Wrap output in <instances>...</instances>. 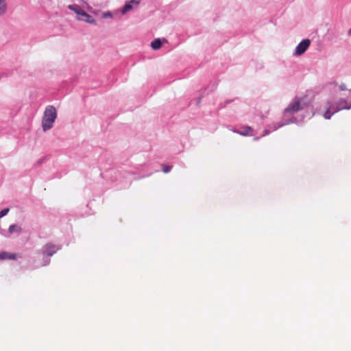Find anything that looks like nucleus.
I'll list each match as a JSON object with an SVG mask.
<instances>
[{"label":"nucleus","instance_id":"nucleus-10","mask_svg":"<svg viewBox=\"0 0 351 351\" xmlns=\"http://www.w3.org/2000/svg\"><path fill=\"white\" fill-rule=\"evenodd\" d=\"M162 46L161 40L159 38L154 40L151 43V47L153 49H159Z\"/></svg>","mask_w":351,"mask_h":351},{"label":"nucleus","instance_id":"nucleus-6","mask_svg":"<svg viewBox=\"0 0 351 351\" xmlns=\"http://www.w3.org/2000/svg\"><path fill=\"white\" fill-rule=\"evenodd\" d=\"M59 250V247L51 243H47L43 248V254L44 255L51 256Z\"/></svg>","mask_w":351,"mask_h":351},{"label":"nucleus","instance_id":"nucleus-7","mask_svg":"<svg viewBox=\"0 0 351 351\" xmlns=\"http://www.w3.org/2000/svg\"><path fill=\"white\" fill-rule=\"evenodd\" d=\"M140 3L139 1L137 0H131L128 3H127L122 9V14H125L126 12L130 11L134 8H137Z\"/></svg>","mask_w":351,"mask_h":351},{"label":"nucleus","instance_id":"nucleus-5","mask_svg":"<svg viewBox=\"0 0 351 351\" xmlns=\"http://www.w3.org/2000/svg\"><path fill=\"white\" fill-rule=\"evenodd\" d=\"M310 44H311V41L309 39L303 40L296 47L295 55V56H301L302 54H303L307 50V49L309 47Z\"/></svg>","mask_w":351,"mask_h":351},{"label":"nucleus","instance_id":"nucleus-13","mask_svg":"<svg viewBox=\"0 0 351 351\" xmlns=\"http://www.w3.org/2000/svg\"><path fill=\"white\" fill-rule=\"evenodd\" d=\"M172 169V167L168 165H162V171L165 173H169Z\"/></svg>","mask_w":351,"mask_h":351},{"label":"nucleus","instance_id":"nucleus-1","mask_svg":"<svg viewBox=\"0 0 351 351\" xmlns=\"http://www.w3.org/2000/svg\"><path fill=\"white\" fill-rule=\"evenodd\" d=\"M57 117L56 109L53 106H48L45 108L42 120L43 131H47L53 127V123Z\"/></svg>","mask_w":351,"mask_h":351},{"label":"nucleus","instance_id":"nucleus-17","mask_svg":"<svg viewBox=\"0 0 351 351\" xmlns=\"http://www.w3.org/2000/svg\"><path fill=\"white\" fill-rule=\"evenodd\" d=\"M349 34L351 35V29L349 30Z\"/></svg>","mask_w":351,"mask_h":351},{"label":"nucleus","instance_id":"nucleus-12","mask_svg":"<svg viewBox=\"0 0 351 351\" xmlns=\"http://www.w3.org/2000/svg\"><path fill=\"white\" fill-rule=\"evenodd\" d=\"M5 12V0H0V15Z\"/></svg>","mask_w":351,"mask_h":351},{"label":"nucleus","instance_id":"nucleus-14","mask_svg":"<svg viewBox=\"0 0 351 351\" xmlns=\"http://www.w3.org/2000/svg\"><path fill=\"white\" fill-rule=\"evenodd\" d=\"M9 212V208H4L2 210L0 211V218L4 217L5 215H6L8 214V213Z\"/></svg>","mask_w":351,"mask_h":351},{"label":"nucleus","instance_id":"nucleus-3","mask_svg":"<svg viewBox=\"0 0 351 351\" xmlns=\"http://www.w3.org/2000/svg\"><path fill=\"white\" fill-rule=\"evenodd\" d=\"M350 106H347V104L346 101H342L341 104L338 105V106L335 109L332 106H329L326 110L324 117L325 119H330L332 114L338 112L341 109H350Z\"/></svg>","mask_w":351,"mask_h":351},{"label":"nucleus","instance_id":"nucleus-4","mask_svg":"<svg viewBox=\"0 0 351 351\" xmlns=\"http://www.w3.org/2000/svg\"><path fill=\"white\" fill-rule=\"evenodd\" d=\"M302 108L301 106V99L295 98L293 101L285 109V112L294 113L298 112Z\"/></svg>","mask_w":351,"mask_h":351},{"label":"nucleus","instance_id":"nucleus-8","mask_svg":"<svg viewBox=\"0 0 351 351\" xmlns=\"http://www.w3.org/2000/svg\"><path fill=\"white\" fill-rule=\"evenodd\" d=\"M17 258V254L14 253H10L7 252H0V260H15Z\"/></svg>","mask_w":351,"mask_h":351},{"label":"nucleus","instance_id":"nucleus-9","mask_svg":"<svg viewBox=\"0 0 351 351\" xmlns=\"http://www.w3.org/2000/svg\"><path fill=\"white\" fill-rule=\"evenodd\" d=\"M21 232H22V228L20 226H18L16 224L10 225L8 228V232L10 234H13L14 232L21 233Z\"/></svg>","mask_w":351,"mask_h":351},{"label":"nucleus","instance_id":"nucleus-11","mask_svg":"<svg viewBox=\"0 0 351 351\" xmlns=\"http://www.w3.org/2000/svg\"><path fill=\"white\" fill-rule=\"evenodd\" d=\"M243 129V131L240 132V134L243 136L249 135L252 131V128L250 126H245Z\"/></svg>","mask_w":351,"mask_h":351},{"label":"nucleus","instance_id":"nucleus-15","mask_svg":"<svg viewBox=\"0 0 351 351\" xmlns=\"http://www.w3.org/2000/svg\"><path fill=\"white\" fill-rule=\"evenodd\" d=\"M340 89H341V90H346V85H345V84H342V85H341V86H340Z\"/></svg>","mask_w":351,"mask_h":351},{"label":"nucleus","instance_id":"nucleus-16","mask_svg":"<svg viewBox=\"0 0 351 351\" xmlns=\"http://www.w3.org/2000/svg\"><path fill=\"white\" fill-rule=\"evenodd\" d=\"M265 133L266 134H268V131H267V130H265Z\"/></svg>","mask_w":351,"mask_h":351},{"label":"nucleus","instance_id":"nucleus-2","mask_svg":"<svg viewBox=\"0 0 351 351\" xmlns=\"http://www.w3.org/2000/svg\"><path fill=\"white\" fill-rule=\"evenodd\" d=\"M69 9L74 11L78 16V19L84 21L89 23H95V20L93 19L89 14H88L85 11L80 9L78 6L75 5H70L68 6Z\"/></svg>","mask_w":351,"mask_h":351}]
</instances>
